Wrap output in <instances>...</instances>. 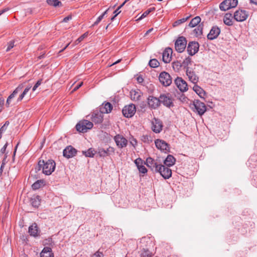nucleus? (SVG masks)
Segmentation results:
<instances>
[{"label": "nucleus", "mask_w": 257, "mask_h": 257, "mask_svg": "<svg viewBox=\"0 0 257 257\" xmlns=\"http://www.w3.org/2000/svg\"><path fill=\"white\" fill-rule=\"evenodd\" d=\"M55 166V162L52 160H49L46 162L44 160H40L37 169L42 170V172L46 175H50L54 171Z\"/></svg>", "instance_id": "f257e3e1"}, {"label": "nucleus", "mask_w": 257, "mask_h": 257, "mask_svg": "<svg viewBox=\"0 0 257 257\" xmlns=\"http://www.w3.org/2000/svg\"><path fill=\"white\" fill-rule=\"evenodd\" d=\"M192 109L199 115H202L206 111L205 104L199 100H195L192 104Z\"/></svg>", "instance_id": "f03ea898"}, {"label": "nucleus", "mask_w": 257, "mask_h": 257, "mask_svg": "<svg viewBox=\"0 0 257 257\" xmlns=\"http://www.w3.org/2000/svg\"><path fill=\"white\" fill-rule=\"evenodd\" d=\"M93 126V123L87 120H83L80 121L76 125V128L77 131L81 133L87 132L88 130L91 129Z\"/></svg>", "instance_id": "7ed1b4c3"}, {"label": "nucleus", "mask_w": 257, "mask_h": 257, "mask_svg": "<svg viewBox=\"0 0 257 257\" xmlns=\"http://www.w3.org/2000/svg\"><path fill=\"white\" fill-rule=\"evenodd\" d=\"M238 4V0H224L219 5V9L222 11H226L235 8Z\"/></svg>", "instance_id": "20e7f679"}, {"label": "nucleus", "mask_w": 257, "mask_h": 257, "mask_svg": "<svg viewBox=\"0 0 257 257\" xmlns=\"http://www.w3.org/2000/svg\"><path fill=\"white\" fill-rule=\"evenodd\" d=\"M159 80L162 85L165 87L170 86L172 82L171 75L166 71H163L160 73Z\"/></svg>", "instance_id": "39448f33"}, {"label": "nucleus", "mask_w": 257, "mask_h": 257, "mask_svg": "<svg viewBox=\"0 0 257 257\" xmlns=\"http://www.w3.org/2000/svg\"><path fill=\"white\" fill-rule=\"evenodd\" d=\"M248 15V12L242 9H239L234 12L233 19L237 22H242L247 19Z\"/></svg>", "instance_id": "423d86ee"}, {"label": "nucleus", "mask_w": 257, "mask_h": 257, "mask_svg": "<svg viewBox=\"0 0 257 257\" xmlns=\"http://www.w3.org/2000/svg\"><path fill=\"white\" fill-rule=\"evenodd\" d=\"M169 167L166 166L162 164H160L156 173H159L165 179H169L172 176V170Z\"/></svg>", "instance_id": "0eeeda50"}, {"label": "nucleus", "mask_w": 257, "mask_h": 257, "mask_svg": "<svg viewBox=\"0 0 257 257\" xmlns=\"http://www.w3.org/2000/svg\"><path fill=\"white\" fill-rule=\"evenodd\" d=\"M187 41L185 37H179L175 43L176 50L179 53L183 52L186 47Z\"/></svg>", "instance_id": "6e6552de"}, {"label": "nucleus", "mask_w": 257, "mask_h": 257, "mask_svg": "<svg viewBox=\"0 0 257 257\" xmlns=\"http://www.w3.org/2000/svg\"><path fill=\"white\" fill-rule=\"evenodd\" d=\"M136 112V108L134 104H130L125 106L122 110V112L123 116L126 118L132 117Z\"/></svg>", "instance_id": "1a4fd4ad"}, {"label": "nucleus", "mask_w": 257, "mask_h": 257, "mask_svg": "<svg viewBox=\"0 0 257 257\" xmlns=\"http://www.w3.org/2000/svg\"><path fill=\"white\" fill-rule=\"evenodd\" d=\"M115 152V149L112 147H109L107 149H104L102 148H98L96 151V154L99 157L105 158L110 155L113 154Z\"/></svg>", "instance_id": "9d476101"}, {"label": "nucleus", "mask_w": 257, "mask_h": 257, "mask_svg": "<svg viewBox=\"0 0 257 257\" xmlns=\"http://www.w3.org/2000/svg\"><path fill=\"white\" fill-rule=\"evenodd\" d=\"M186 73L189 80L194 84L197 83L199 81V77L196 74V72L194 71L192 67H187L186 71Z\"/></svg>", "instance_id": "9b49d317"}, {"label": "nucleus", "mask_w": 257, "mask_h": 257, "mask_svg": "<svg viewBox=\"0 0 257 257\" xmlns=\"http://www.w3.org/2000/svg\"><path fill=\"white\" fill-rule=\"evenodd\" d=\"M174 83L181 92H186L188 90V84L182 77H177L175 79Z\"/></svg>", "instance_id": "f8f14e48"}, {"label": "nucleus", "mask_w": 257, "mask_h": 257, "mask_svg": "<svg viewBox=\"0 0 257 257\" xmlns=\"http://www.w3.org/2000/svg\"><path fill=\"white\" fill-rule=\"evenodd\" d=\"M114 141L119 149L126 147L128 144V141L122 135H117L114 136Z\"/></svg>", "instance_id": "ddd939ff"}, {"label": "nucleus", "mask_w": 257, "mask_h": 257, "mask_svg": "<svg viewBox=\"0 0 257 257\" xmlns=\"http://www.w3.org/2000/svg\"><path fill=\"white\" fill-rule=\"evenodd\" d=\"M155 143L157 149L165 153L169 152L170 146L165 141L162 140L157 139L155 141Z\"/></svg>", "instance_id": "4468645a"}, {"label": "nucleus", "mask_w": 257, "mask_h": 257, "mask_svg": "<svg viewBox=\"0 0 257 257\" xmlns=\"http://www.w3.org/2000/svg\"><path fill=\"white\" fill-rule=\"evenodd\" d=\"M91 119L95 123H100L103 119V114L99 110H95L92 112Z\"/></svg>", "instance_id": "2eb2a0df"}, {"label": "nucleus", "mask_w": 257, "mask_h": 257, "mask_svg": "<svg viewBox=\"0 0 257 257\" xmlns=\"http://www.w3.org/2000/svg\"><path fill=\"white\" fill-rule=\"evenodd\" d=\"M148 104L151 109H156L160 105V98H158L153 96H149L148 97Z\"/></svg>", "instance_id": "dca6fc26"}, {"label": "nucleus", "mask_w": 257, "mask_h": 257, "mask_svg": "<svg viewBox=\"0 0 257 257\" xmlns=\"http://www.w3.org/2000/svg\"><path fill=\"white\" fill-rule=\"evenodd\" d=\"M199 45L198 42H190L187 47V50L190 55H195L199 50Z\"/></svg>", "instance_id": "f3484780"}, {"label": "nucleus", "mask_w": 257, "mask_h": 257, "mask_svg": "<svg viewBox=\"0 0 257 257\" xmlns=\"http://www.w3.org/2000/svg\"><path fill=\"white\" fill-rule=\"evenodd\" d=\"M149 168L153 171L156 172L160 164H159L156 160H155L151 157H149L146 159V161L144 163Z\"/></svg>", "instance_id": "a211bd4d"}, {"label": "nucleus", "mask_w": 257, "mask_h": 257, "mask_svg": "<svg viewBox=\"0 0 257 257\" xmlns=\"http://www.w3.org/2000/svg\"><path fill=\"white\" fill-rule=\"evenodd\" d=\"M220 33V29L217 26L212 27L209 34L207 35V39L210 40H213L216 39Z\"/></svg>", "instance_id": "6ab92c4d"}, {"label": "nucleus", "mask_w": 257, "mask_h": 257, "mask_svg": "<svg viewBox=\"0 0 257 257\" xmlns=\"http://www.w3.org/2000/svg\"><path fill=\"white\" fill-rule=\"evenodd\" d=\"M163 127L162 122L159 119L154 118L152 121V129L156 133H159Z\"/></svg>", "instance_id": "aec40b11"}, {"label": "nucleus", "mask_w": 257, "mask_h": 257, "mask_svg": "<svg viewBox=\"0 0 257 257\" xmlns=\"http://www.w3.org/2000/svg\"><path fill=\"white\" fill-rule=\"evenodd\" d=\"M77 151L71 146L67 147L63 152V156L69 159L75 156Z\"/></svg>", "instance_id": "412c9836"}, {"label": "nucleus", "mask_w": 257, "mask_h": 257, "mask_svg": "<svg viewBox=\"0 0 257 257\" xmlns=\"http://www.w3.org/2000/svg\"><path fill=\"white\" fill-rule=\"evenodd\" d=\"M160 103L162 102L165 106L168 107H173L174 106L172 98L165 94L161 95Z\"/></svg>", "instance_id": "4be33fe9"}, {"label": "nucleus", "mask_w": 257, "mask_h": 257, "mask_svg": "<svg viewBox=\"0 0 257 257\" xmlns=\"http://www.w3.org/2000/svg\"><path fill=\"white\" fill-rule=\"evenodd\" d=\"M172 49L169 47L167 48L162 54L163 61L165 63H169L172 59Z\"/></svg>", "instance_id": "5701e85b"}, {"label": "nucleus", "mask_w": 257, "mask_h": 257, "mask_svg": "<svg viewBox=\"0 0 257 257\" xmlns=\"http://www.w3.org/2000/svg\"><path fill=\"white\" fill-rule=\"evenodd\" d=\"M24 83L20 84L18 87L14 90L13 93L8 97L7 100V104L9 105L11 100L15 97V96L20 91L22 90L24 87Z\"/></svg>", "instance_id": "b1692460"}, {"label": "nucleus", "mask_w": 257, "mask_h": 257, "mask_svg": "<svg viewBox=\"0 0 257 257\" xmlns=\"http://www.w3.org/2000/svg\"><path fill=\"white\" fill-rule=\"evenodd\" d=\"M113 106L112 105L108 102L103 103L99 107V110L102 112L103 114L110 113Z\"/></svg>", "instance_id": "393cba45"}, {"label": "nucleus", "mask_w": 257, "mask_h": 257, "mask_svg": "<svg viewBox=\"0 0 257 257\" xmlns=\"http://www.w3.org/2000/svg\"><path fill=\"white\" fill-rule=\"evenodd\" d=\"M40 257H54V253L50 247H45L40 253Z\"/></svg>", "instance_id": "a878e982"}, {"label": "nucleus", "mask_w": 257, "mask_h": 257, "mask_svg": "<svg viewBox=\"0 0 257 257\" xmlns=\"http://www.w3.org/2000/svg\"><path fill=\"white\" fill-rule=\"evenodd\" d=\"M233 18V16H232V15L231 13H226L223 17V22L227 26H232L233 24L232 21Z\"/></svg>", "instance_id": "bb28decb"}, {"label": "nucleus", "mask_w": 257, "mask_h": 257, "mask_svg": "<svg viewBox=\"0 0 257 257\" xmlns=\"http://www.w3.org/2000/svg\"><path fill=\"white\" fill-rule=\"evenodd\" d=\"M176 162V159L174 156L171 155H168L166 159L164 160L165 166L170 167L174 165Z\"/></svg>", "instance_id": "cd10ccee"}, {"label": "nucleus", "mask_w": 257, "mask_h": 257, "mask_svg": "<svg viewBox=\"0 0 257 257\" xmlns=\"http://www.w3.org/2000/svg\"><path fill=\"white\" fill-rule=\"evenodd\" d=\"M29 233L30 235L36 237L38 235V228L36 223H34L29 227Z\"/></svg>", "instance_id": "c85d7f7f"}, {"label": "nucleus", "mask_w": 257, "mask_h": 257, "mask_svg": "<svg viewBox=\"0 0 257 257\" xmlns=\"http://www.w3.org/2000/svg\"><path fill=\"white\" fill-rule=\"evenodd\" d=\"M193 89L201 98H204L206 93L201 87L196 84L193 86Z\"/></svg>", "instance_id": "c756f323"}, {"label": "nucleus", "mask_w": 257, "mask_h": 257, "mask_svg": "<svg viewBox=\"0 0 257 257\" xmlns=\"http://www.w3.org/2000/svg\"><path fill=\"white\" fill-rule=\"evenodd\" d=\"M203 25L199 24L197 28L193 31V34L196 37L201 36L203 34Z\"/></svg>", "instance_id": "7c9ffc66"}, {"label": "nucleus", "mask_w": 257, "mask_h": 257, "mask_svg": "<svg viewBox=\"0 0 257 257\" xmlns=\"http://www.w3.org/2000/svg\"><path fill=\"white\" fill-rule=\"evenodd\" d=\"M201 22V18L199 16H196L191 20L188 26L190 28H193L198 26Z\"/></svg>", "instance_id": "2f4dec72"}, {"label": "nucleus", "mask_w": 257, "mask_h": 257, "mask_svg": "<svg viewBox=\"0 0 257 257\" xmlns=\"http://www.w3.org/2000/svg\"><path fill=\"white\" fill-rule=\"evenodd\" d=\"M41 199L39 196H35L31 198V204L34 207H38L40 205Z\"/></svg>", "instance_id": "473e14b6"}, {"label": "nucleus", "mask_w": 257, "mask_h": 257, "mask_svg": "<svg viewBox=\"0 0 257 257\" xmlns=\"http://www.w3.org/2000/svg\"><path fill=\"white\" fill-rule=\"evenodd\" d=\"M82 154L86 157L93 158L96 152L94 149L89 148L86 151H82Z\"/></svg>", "instance_id": "72a5a7b5"}, {"label": "nucleus", "mask_w": 257, "mask_h": 257, "mask_svg": "<svg viewBox=\"0 0 257 257\" xmlns=\"http://www.w3.org/2000/svg\"><path fill=\"white\" fill-rule=\"evenodd\" d=\"M172 68L175 72H179L182 66V64L180 61H175L172 63Z\"/></svg>", "instance_id": "f704fd0d"}, {"label": "nucleus", "mask_w": 257, "mask_h": 257, "mask_svg": "<svg viewBox=\"0 0 257 257\" xmlns=\"http://www.w3.org/2000/svg\"><path fill=\"white\" fill-rule=\"evenodd\" d=\"M43 184L44 181L43 180H39L32 185V188L34 190H37L39 189Z\"/></svg>", "instance_id": "c9c22d12"}, {"label": "nucleus", "mask_w": 257, "mask_h": 257, "mask_svg": "<svg viewBox=\"0 0 257 257\" xmlns=\"http://www.w3.org/2000/svg\"><path fill=\"white\" fill-rule=\"evenodd\" d=\"M31 87L32 86L31 85H29L25 88L23 92L22 93L21 95H20L19 97H18L17 100L18 102L21 101L23 99L25 95L28 93V92L30 90Z\"/></svg>", "instance_id": "e433bc0d"}, {"label": "nucleus", "mask_w": 257, "mask_h": 257, "mask_svg": "<svg viewBox=\"0 0 257 257\" xmlns=\"http://www.w3.org/2000/svg\"><path fill=\"white\" fill-rule=\"evenodd\" d=\"M47 2L49 5L55 7L62 6L61 2L59 0H47Z\"/></svg>", "instance_id": "4c0bfd02"}, {"label": "nucleus", "mask_w": 257, "mask_h": 257, "mask_svg": "<svg viewBox=\"0 0 257 257\" xmlns=\"http://www.w3.org/2000/svg\"><path fill=\"white\" fill-rule=\"evenodd\" d=\"M149 64L152 68H157L159 66L160 63L156 59H152L150 60Z\"/></svg>", "instance_id": "58836bf2"}, {"label": "nucleus", "mask_w": 257, "mask_h": 257, "mask_svg": "<svg viewBox=\"0 0 257 257\" xmlns=\"http://www.w3.org/2000/svg\"><path fill=\"white\" fill-rule=\"evenodd\" d=\"M191 62H192L191 58L190 57H187V58H185L183 60V62L182 63V66L187 69V67H190L189 66V65H191Z\"/></svg>", "instance_id": "ea45409f"}, {"label": "nucleus", "mask_w": 257, "mask_h": 257, "mask_svg": "<svg viewBox=\"0 0 257 257\" xmlns=\"http://www.w3.org/2000/svg\"><path fill=\"white\" fill-rule=\"evenodd\" d=\"M189 17H187L186 18H183L182 19H179L176 21H175L173 24V27H176V26H179V25L182 24V23H185L188 19H189Z\"/></svg>", "instance_id": "a19ab883"}, {"label": "nucleus", "mask_w": 257, "mask_h": 257, "mask_svg": "<svg viewBox=\"0 0 257 257\" xmlns=\"http://www.w3.org/2000/svg\"><path fill=\"white\" fill-rule=\"evenodd\" d=\"M154 10H155L154 8H150V9L147 10V11H146L145 12H144L143 13V14L141 15V16L140 18H139L137 20V21L141 20V19L146 17L152 11H153Z\"/></svg>", "instance_id": "79ce46f5"}, {"label": "nucleus", "mask_w": 257, "mask_h": 257, "mask_svg": "<svg viewBox=\"0 0 257 257\" xmlns=\"http://www.w3.org/2000/svg\"><path fill=\"white\" fill-rule=\"evenodd\" d=\"M153 253L148 249H144L141 253V257H152Z\"/></svg>", "instance_id": "37998d69"}, {"label": "nucleus", "mask_w": 257, "mask_h": 257, "mask_svg": "<svg viewBox=\"0 0 257 257\" xmlns=\"http://www.w3.org/2000/svg\"><path fill=\"white\" fill-rule=\"evenodd\" d=\"M88 36V33L85 32L84 34L80 36L74 42L75 45L78 44L80 42L82 41L85 38Z\"/></svg>", "instance_id": "c03bdc74"}, {"label": "nucleus", "mask_w": 257, "mask_h": 257, "mask_svg": "<svg viewBox=\"0 0 257 257\" xmlns=\"http://www.w3.org/2000/svg\"><path fill=\"white\" fill-rule=\"evenodd\" d=\"M132 99L135 100H138L141 97L140 94L139 92L136 91H132L131 92Z\"/></svg>", "instance_id": "a18cd8bd"}, {"label": "nucleus", "mask_w": 257, "mask_h": 257, "mask_svg": "<svg viewBox=\"0 0 257 257\" xmlns=\"http://www.w3.org/2000/svg\"><path fill=\"white\" fill-rule=\"evenodd\" d=\"M135 163L136 165V166H137V168H139L140 166H142L144 164V162H143V161L142 159L139 158L138 159H137L135 161Z\"/></svg>", "instance_id": "49530a36"}, {"label": "nucleus", "mask_w": 257, "mask_h": 257, "mask_svg": "<svg viewBox=\"0 0 257 257\" xmlns=\"http://www.w3.org/2000/svg\"><path fill=\"white\" fill-rule=\"evenodd\" d=\"M104 255L102 252L100 251L99 250H97L95 252L93 255H92L90 257H103Z\"/></svg>", "instance_id": "de8ad7c7"}, {"label": "nucleus", "mask_w": 257, "mask_h": 257, "mask_svg": "<svg viewBox=\"0 0 257 257\" xmlns=\"http://www.w3.org/2000/svg\"><path fill=\"white\" fill-rule=\"evenodd\" d=\"M139 172L142 174H145L147 172V169L145 167L144 165H143L142 166H140L139 168H138Z\"/></svg>", "instance_id": "09e8293b"}, {"label": "nucleus", "mask_w": 257, "mask_h": 257, "mask_svg": "<svg viewBox=\"0 0 257 257\" xmlns=\"http://www.w3.org/2000/svg\"><path fill=\"white\" fill-rule=\"evenodd\" d=\"M103 18V15L99 16L97 18L96 21L93 24V25H92L91 27H94V26L97 25L100 22V21L102 20Z\"/></svg>", "instance_id": "8fccbe9b"}, {"label": "nucleus", "mask_w": 257, "mask_h": 257, "mask_svg": "<svg viewBox=\"0 0 257 257\" xmlns=\"http://www.w3.org/2000/svg\"><path fill=\"white\" fill-rule=\"evenodd\" d=\"M14 47V41H10L8 44V47L6 49V51L8 52L10 51L11 49H12Z\"/></svg>", "instance_id": "3c124183"}, {"label": "nucleus", "mask_w": 257, "mask_h": 257, "mask_svg": "<svg viewBox=\"0 0 257 257\" xmlns=\"http://www.w3.org/2000/svg\"><path fill=\"white\" fill-rule=\"evenodd\" d=\"M42 81V80L40 79L36 82V83L35 84V85L33 87V89H32L33 91H35L36 90V89L41 84Z\"/></svg>", "instance_id": "603ef678"}, {"label": "nucleus", "mask_w": 257, "mask_h": 257, "mask_svg": "<svg viewBox=\"0 0 257 257\" xmlns=\"http://www.w3.org/2000/svg\"><path fill=\"white\" fill-rule=\"evenodd\" d=\"M130 143L134 147H135L138 144L137 140L133 137H132V139H130Z\"/></svg>", "instance_id": "864d4df0"}, {"label": "nucleus", "mask_w": 257, "mask_h": 257, "mask_svg": "<svg viewBox=\"0 0 257 257\" xmlns=\"http://www.w3.org/2000/svg\"><path fill=\"white\" fill-rule=\"evenodd\" d=\"M119 10L120 9H119V7H118L117 9L114 11V12H113V13L114 14V16L111 18V21H113L114 19V18L121 12V11Z\"/></svg>", "instance_id": "5fc2aeb1"}, {"label": "nucleus", "mask_w": 257, "mask_h": 257, "mask_svg": "<svg viewBox=\"0 0 257 257\" xmlns=\"http://www.w3.org/2000/svg\"><path fill=\"white\" fill-rule=\"evenodd\" d=\"M150 137L148 136H143L142 138V141L145 143H149L151 140H150Z\"/></svg>", "instance_id": "6e6d98bb"}, {"label": "nucleus", "mask_w": 257, "mask_h": 257, "mask_svg": "<svg viewBox=\"0 0 257 257\" xmlns=\"http://www.w3.org/2000/svg\"><path fill=\"white\" fill-rule=\"evenodd\" d=\"M7 146H8V143H6V144L3 146V147L0 150V153L1 154H3L5 153Z\"/></svg>", "instance_id": "4d7b16f0"}, {"label": "nucleus", "mask_w": 257, "mask_h": 257, "mask_svg": "<svg viewBox=\"0 0 257 257\" xmlns=\"http://www.w3.org/2000/svg\"><path fill=\"white\" fill-rule=\"evenodd\" d=\"M72 19V16L71 15H69L67 17L64 18L63 19V21L62 22H65V23H66L68 21L71 20Z\"/></svg>", "instance_id": "13d9d810"}, {"label": "nucleus", "mask_w": 257, "mask_h": 257, "mask_svg": "<svg viewBox=\"0 0 257 257\" xmlns=\"http://www.w3.org/2000/svg\"><path fill=\"white\" fill-rule=\"evenodd\" d=\"M10 9L9 8H6L3 9L2 10H0V16L1 15L3 14L4 13L9 11L10 10Z\"/></svg>", "instance_id": "bf43d9fd"}, {"label": "nucleus", "mask_w": 257, "mask_h": 257, "mask_svg": "<svg viewBox=\"0 0 257 257\" xmlns=\"http://www.w3.org/2000/svg\"><path fill=\"white\" fill-rule=\"evenodd\" d=\"M83 84V82H81L79 84H77L73 89V91H76Z\"/></svg>", "instance_id": "052dcab7"}, {"label": "nucleus", "mask_w": 257, "mask_h": 257, "mask_svg": "<svg viewBox=\"0 0 257 257\" xmlns=\"http://www.w3.org/2000/svg\"><path fill=\"white\" fill-rule=\"evenodd\" d=\"M4 99L0 97V111H1L4 104Z\"/></svg>", "instance_id": "680f3d73"}, {"label": "nucleus", "mask_w": 257, "mask_h": 257, "mask_svg": "<svg viewBox=\"0 0 257 257\" xmlns=\"http://www.w3.org/2000/svg\"><path fill=\"white\" fill-rule=\"evenodd\" d=\"M6 130V127L5 126H2L1 128H0V133H3Z\"/></svg>", "instance_id": "e2e57ef3"}, {"label": "nucleus", "mask_w": 257, "mask_h": 257, "mask_svg": "<svg viewBox=\"0 0 257 257\" xmlns=\"http://www.w3.org/2000/svg\"><path fill=\"white\" fill-rule=\"evenodd\" d=\"M70 45V43H69L63 49H62V50H61L60 51H59V53H61L62 52H63V51H64L68 47V46Z\"/></svg>", "instance_id": "0e129e2a"}, {"label": "nucleus", "mask_w": 257, "mask_h": 257, "mask_svg": "<svg viewBox=\"0 0 257 257\" xmlns=\"http://www.w3.org/2000/svg\"><path fill=\"white\" fill-rule=\"evenodd\" d=\"M250 3L257 5V0H250Z\"/></svg>", "instance_id": "69168bd1"}, {"label": "nucleus", "mask_w": 257, "mask_h": 257, "mask_svg": "<svg viewBox=\"0 0 257 257\" xmlns=\"http://www.w3.org/2000/svg\"><path fill=\"white\" fill-rule=\"evenodd\" d=\"M128 0H125L121 5H120L118 7L119 9H120L121 7H122L124 4L128 1Z\"/></svg>", "instance_id": "338daca9"}, {"label": "nucleus", "mask_w": 257, "mask_h": 257, "mask_svg": "<svg viewBox=\"0 0 257 257\" xmlns=\"http://www.w3.org/2000/svg\"><path fill=\"white\" fill-rule=\"evenodd\" d=\"M137 79L139 82H142L143 81V79L141 77H138Z\"/></svg>", "instance_id": "774afa93"}]
</instances>
